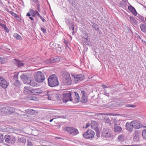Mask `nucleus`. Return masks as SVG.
I'll return each instance as SVG.
<instances>
[{
    "label": "nucleus",
    "instance_id": "51",
    "mask_svg": "<svg viewBox=\"0 0 146 146\" xmlns=\"http://www.w3.org/2000/svg\"><path fill=\"white\" fill-rule=\"evenodd\" d=\"M39 17L40 18V19L42 20L43 22H45L46 21L45 19L43 18L41 16H40Z\"/></svg>",
    "mask_w": 146,
    "mask_h": 146
},
{
    "label": "nucleus",
    "instance_id": "9",
    "mask_svg": "<svg viewBox=\"0 0 146 146\" xmlns=\"http://www.w3.org/2000/svg\"><path fill=\"white\" fill-rule=\"evenodd\" d=\"M5 142L13 144L15 143L16 139L15 137L8 135H5L4 137Z\"/></svg>",
    "mask_w": 146,
    "mask_h": 146
},
{
    "label": "nucleus",
    "instance_id": "55",
    "mask_svg": "<svg viewBox=\"0 0 146 146\" xmlns=\"http://www.w3.org/2000/svg\"><path fill=\"white\" fill-rule=\"evenodd\" d=\"M35 13H36V15H37L38 16V17H39L40 16H41L39 14V13L38 12V11H36L35 12Z\"/></svg>",
    "mask_w": 146,
    "mask_h": 146
},
{
    "label": "nucleus",
    "instance_id": "23",
    "mask_svg": "<svg viewBox=\"0 0 146 146\" xmlns=\"http://www.w3.org/2000/svg\"><path fill=\"white\" fill-rule=\"evenodd\" d=\"M50 61L52 63L58 62L59 61V57L58 56H55L50 58Z\"/></svg>",
    "mask_w": 146,
    "mask_h": 146
},
{
    "label": "nucleus",
    "instance_id": "28",
    "mask_svg": "<svg viewBox=\"0 0 146 146\" xmlns=\"http://www.w3.org/2000/svg\"><path fill=\"white\" fill-rule=\"evenodd\" d=\"M26 111L28 114L31 115H33L35 113V110L31 109H27Z\"/></svg>",
    "mask_w": 146,
    "mask_h": 146
},
{
    "label": "nucleus",
    "instance_id": "26",
    "mask_svg": "<svg viewBox=\"0 0 146 146\" xmlns=\"http://www.w3.org/2000/svg\"><path fill=\"white\" fill-rule=\"evenodd\" d=\"M140 132L139 130H135V133H134V135H135V138L137 139V137H138L140 135Z\"/></svg>",
    "mask_w": 146,
    "mask_h": 146
},
{
    "label": "nucleus",
    "instance_id": "34",
    "mask_svg": "<svg viewBox=\"0 0 146 146\" xmlns=\"http://www.w3.org/2000/svg\"><path fill=\"white\" fill-rule=\"evenodd\" d=\"M29 12L31 13V15L33 17H35L36 16L35 12L34 10L31 9H30Z\"/></svg>",
    "mask_w": 146,
    "mask_h": 146
},
{
    "label": "nucleus",
    "instance_id": "13",
    "mask_svg": "<svg viewBox=\"0 0 146 146\" xmlns=\"http://www.w3.org/2000/svg\"><path fill=\"white\" fill-rule=\"evenodd\" d=\"M0 85L3 88H6L8 86V84L6 80L0 76Z\"/></svg>",
    "mask_w": 146,
    "mask_h": 146
},
{
    "label": "nucleus",
    "instance_id": "41",
    "mask_svg": "<svg viewBox=\"0 0 146 146\" xmlns=\"http://www.w3.org/2000/svg\"><path fill=\"white\" fill-rule=\"evenodd\" d=\"M125 106L126 107L128 108H135L136 107L135 105L133 104H127L125 105Z\"/></svg>",
    "mask_w": 146,
    "mask_h": 146
},
{
    "label": "nucleus",
    "instance_id": "2",
    "mask_svg": "<svg viewBox=\"0 0 146 146\" xmlns=\"http://www.w3.org/2000/svg\"><path fill=\"white\" fill-rule=\"evenodd\" d=\"M59 84L58 78L56 75L53 74L49 76L48 84L50 86L52 87L58 86Z\"/></svg>",
    "mask_w": 146,
    "mask_h": 146
},
{
    "label": "nucleus",
    "instance_id": "54",
    "mask_svg": "<svg viewBox=\"0 0 146 146\" xmlns=\"http://www.w3.org/2000/svg\"><path fill=\"white\" fill-rule=\"evenodd\" d=\"M122 146H139V145H123Z\"/></svg>",
    "mask_w": 146,
    "mask_h": 146
},
{
    "label": "nucleus",
    "instance_id": "61",
    "mask_svg": "<svg viewBox=\"0 0 146 146\" xmlns=\"http://www.w3.org/2000/svg\"><path fill=\"white\" fill-rule=\"evenodd\" d=\"M37 4V8L38 10L39 11V7H40V4L39 3H38Z\"/></svg>",
    "mask_w": 146,
    "mask_h": 146
},
{
    "label": "nucleus",
    "instance_id": "25",
    "mask_svg": "<svg viewBox=\"0 0 146 146\" xmlns=\"http://www.w3.org/2000/svg\"><path fill=\"white\" fill-rule=\"evenodd\" d=\"M65 21L66 23L68 26L73 25L74 24V23L73 22L67 18H65Z\"/></svg>",
    "mask_w": 146,
    "mask_h": 146
},
{
    "label": "nucleus",
    "instance_id": "31",
    "mask_svg": "<svg viewBox=\"0 0 146 146\" xmlns=\"http://www.w3.org/2000/svg\"><path fill=\"white\" fill-rule=\"evenodd\" d=\"M80 102H82L84 103H86L87 102V99L86 98L85 96H82L80 100Z\"/></svg>",
    "mask_w": 146,
    "mask_h": 146
},
{
    "label": "nucleus",
    "instance_id": "5",
    "mask_svg": "<svg viewBox=\"0 0 146 146\" xmlns=\"http://www.w3.org/2000/svg\"><path fill=\"white\" fill-rule=\"evenodd\" d=\"M94 135V132L91 129H88L86 132L83 134L84 137L85 139H92Z\"/></svg>",
    "mask_w": 146,
    "mask_h": 146
},
{
    "label": "nucleus",
    "instance_id": "4",
    "mask_svg": "<svg viewBox=\"0 0 146 146\" xmlns=\"http://www.w3.org/2000/svg\"><path fill=\"white\" fill-rule=\"evenodd\" d=\"M64 129L68 133L73 136L76 135L79 133L77 129L72 127H65Z\"/></svg>",
    "mask_w": 146,
    "mask_h": 146
},
{
    "label": "nucleus",
    "instance_id": "12",
    "mask_svg": "<svg viewBox=\"0 0 146 146\" xmlns=\"http://www.w3.org/2000/svg\"><path fill=\"white\" fill-rule=\"evenodd\" d=\"M13 62L15 65L18 68H21L25 64L24 61H21L16 59H14L13 60Z\"/></svg>",
    "mask_w": 146,
    "mask_h": 146
},
{
    "label": "nucleus",
    "instance_id": "57",
    "mask_svg": "<svg viewBox=\"0 0 146 146\" xmlns=\"http://www.w3.org/2000/svg\"><path fill=\"white\" fill-rule=\"evenodd\" d=\"M83 35L85 36H88V34L86 32H84L83 33Z\"/></svg>",
    "mask_w": 146,
    "mask_h": 146
},
{
    "label": "nucleus",
    "instance_id": "39",
    "mask_svg": "<svg viewBox=\"0 0 146 146\" xmlns=\"http://www.w3.org/2000/svg\"><path fill=\"white\" fill-rule=\"evenodd\" d=\"M4 140L3 135L2 134L0 133V143H3Z\"/></svg>",
    "mask_w": 146,
    "mask_h": 146
},
{
    "label": "nucleus",
    "instance_id": "49",
    "mask_svg": "<svg viewBox=\"0 0 146 146\" xmlns=\"http://www.w3.org/2000/svg\"><path fill=\"white\" fill-rule=\"evenodd\" d=\"M47 98L48 100H51V98H52V96L51 95H50V94H47Z\"/></svg>",
    "mask_w": 146,
    "mask_h": 146
},
{
    "label": "nucleus",
    "instance_id": "17",
    "mask_svg": "<svg viewBox=\"0 0 146 146\" xmlns=\"http://www.w3.org/2000/svg\"><path fill=\"white\" fill-rule=\"evenodd\" d=\"M131 124H132L133 128L135 129H139L141 127V124L138 121H132Z\"/></svg>",
    "mask_w": 146,
    "mask_h": 146
},
{
    "label": "nucleus",
    "instance_id": "21",
    "mask_svg": "<svg viewBox=\"0 0 146 146\" xmlns=\"http://www.w3.org/2000/svg\"><path fill=\"white\" fill-rule=\"evenodd\" d=\"M91 126L92 129L96 130L97 129L98 130V125L97 122L95 121H93L91 123Z\"/></svg>",
    "mask_w": 146,
    "mask_h": 146
},
{
    "label": "nucleus",
    "instance_id": "60",
    "mask_svg": "<svg viewBox=\"0 0 146 146\" xmlns=\"http://www.w3.org/2000/svg\"><path fill=\"white\" fill-rule=\"evenodd\" d=\"M82 38H83L84 39H85L87 41H88V36H87V37L86 38H85L84 37V36H83L82 37Z\"/></svg>",
    "mask_w": 146,
    "mask_h": 146
},
{
    "label": "nucleus",
    "instance_id": "44",
    "mask_svg": "<svg viewBox=\"0 0 146 146\" xmlns=\"http://www.w3.org/2000/svg\"><path fill=\"white\" fill-rule=\"evenodd\" d=\"M5 107H3L0 108V111L6 113Z\"/></svg>",
    "mask_w": 146,
    "mask_h": 146
},
{
    "label": "nucleus",
    "instance_id": "1",
    "mask_svg": "<svg viewBox=\"0 0 146 146\" xmlns=\"http://www.w3.org/2000/svg\"><path fill=\"white\" fill-rule=\"evenodd\" d=\"M63 100L64 102H67L68 101H72L74 99V103H78L79 101L80 97L78 94L72 91H69L68 93H64L63 94Z\"/></svg>",
    "mask_w": 146,
    "mask_h": 146
},
{
    "label": "nucleus",
    "instance_id": "63",
    "mask_svg": "<svg viewBox=\"0 0 146 146\" xmlns=\"http://www.w3.org/2000/svg\"><path fill=\"white\" fill-rule=\"evenodd\" d=\"M102 87L104 89L107 88V86L106 85H104V84L102 85Z\"/></svg>",
    "mask_w": 146,
    "mask_h": 146
},
{
    "label": "nucleus",
    "instance_id": "42",
    "mask_svg": "<svg viewBox=\"0 0 146 146\" xmlns=\"http://www.w3.org/2000/svg\"><path fill=\"white\" fill-rule=\"evenodd\" d=\"M139 19L141 20L142 23H144L145 21L144 20V17L142 16H139Z\"/></svg>",
    "mask_w": 146,
    "mask_h": 146
},
{
    "label": "nucleus",
    "instance_id": "64",
    "mask_svg": "<svg viewBox=\"0 0 146 146\" xmlns=\"http://www.w3.org/2000/svg\"><path fill=\"white\" fill-rule=\"evenodd\" d=\"M29 18L31 21H33L34 20V19L33 17L30 16L29 17Z\"/></svg>",
    "mask_w": 146,
    "mask_h": 146
},
{
    "label": "nucleus",
    "instance_id": "29",
    "mask_svg": "<svg viewBox=\"0 0 146 146\" xmlns=\"http://www.w3.org/2000/svg\"><path fill=\"white\" fill-rule=\"evenodd\" d=\"M14 37L16 38V39H18L19 40H21L22 39L21 37L17 33H15L14 34Z\"/></svg>",
    "mask_w": 146,
    "mask_h": 146
},
{
    "label": "nucleus",
    "instance_id": "16",
    "mask_svg": "<svg viewBox=\"0 0 146 146\" xmlns=\"http://www.w3.org/2000/svg\"><path fill=\"white\" fill-rule=\"evenodd\" d=\"M31 94L34 95H38L41 94L42 92V91L41 89H35L32 88V91H31Z\"/></svg>",
    "mask_w": 146,
    "mask_h": 146
},
{
    "label": "nucleus",
    "instance_id": "30",
    "mask_svg": "<svg viewBox=\"0 0 146 146\" xmlns=\"http://www.w3.org/2000/svg\"><path fill=\"white\" fill-rule=\"evenodd\" d=\"M130 20L132 22V23L136 24H137V21L136 19L133 17H130Z\"/></svg>",
    "mask_w": 146,
    "mask_h": 146
},
{
    "label": "nucleus",
    "instance_id": "53",
    "mask_svg": "<svg viewBox=\"0 0 146 146\" xmlns=\"http://www.w3.org/2000/svg\"><path fill=\"white\" fill-rule=\"evenodd\" d=\"M81 93L82 95V96H85V95L86 94V93H85V92L83 91V90H82L81 91Z\"/></svg>",
    "mask_w": 146,
    "mask_h": 146
},
{
    "label": "nucleus",
    "instance_id": "15",
    "mask_svg": "<svg viewBox=\"0 0 146 146\" xmlns=\"http://www.w3.org/2000/svg\"><path fill=\"white\" fill-rule=\"evenodd\" d=\"M126 129L129 132H131L134 128L132 124H131V122L130 123L127 122L125 125Z\"/></svg>",
    "mask_w": 146,
    "mask_h": 146
},
{
    "label": "nucleus",
    "instance_id": "19",
    "mask_svg": "<svg viewBox=\"0 0 146 146\" xmlns=\"http://www.w3.org/2000/svg\"><path fill=\"white\" fill-rule=\"evenodd\" d=\"M32 88L30 86H25L24 88V92L25 93L31 94Z\"/></svg>",
    "mask_w": 146,
    "mask_h": 146
},
{
    "label": "nucleus",
    "instance_id": "36",
    "mask_svg": "<svg viewBox=\"0 0 146 146\" xmlns=\"http://www.w3.org/2000/svg\"><path fill=\"white\" fill-rule=\"evenodd\" d=\"M142 135L143 138L146 140V129H145L143 131Z\"/></svg>",
    "mask_w": 146,
    "mask_h": 146
},
{
    "label": "nucleus",
    "instance_id": "47",
    "mask_svg": "<svg viewBox=\"0 0 146 146\" xmlns=\"http://www.w3.org/2000/svg\"><path fill=\"white\" fill-rule=\"evenodd\" d=\"M40 29L44 33H46V30L43 27H41L40 28Z\"/></svg>",
    "mask_w": 146,
    "mask_h": 146
},
{
    "label": "nucleus",
    "instance_id": "58",
    "mask_svg": "<svg viewBox=\"0 0 146 146\" xmlns=\"http://www.w3.org/2000/svg\"><path fill=\"white\" fill-rule=\"evenodd\" d=\"M31 1H33L34 3H36L37 4H38V3H38V0H31Z\"/></svg>",
    "mask_w": 146,
    "mask_h": 146
},
{
    "label": "nucleus",
    "instance_id": "14",
    "mask_svg": "<svg viewBox=\"0 0 146 146\" xmlns=\"http://www.w3.org/2000/svg\"><path fill=\"white\" fill-rule=\"evenodd\" d=\"M74 82L75 83H78L80 81L84 80L85 77L84 75L82 74L76 75L74 78Z\"/></svg>",
    "mask_w": 146,
    "mask_h": 146
},
{
    "label": "nucleus",
    "instance_id": "18",
    "mask_svg": "<svg viewBox=\"0 0 146 146\" xmlns=\"http://www.w3.org/2000/svg\"><path fill=\"white\" fill-rule=\"evenodd\" d=\"M5 110H6V113L8 114H11L14 112L15 111V109L12 107H5Z\"/></svg>",
    "mask_w": 146,
    "mask_h": 146
},
{
    "label": "nucleus",
    "instance_id": "38",
    "mask_svg": "<svg viewBox=\"0 0 146 146\" xmlns=\"http://www.w3.org/2000/svg\"><path fill=\"white\" fill-rule=\"evenodd\" d=\"M56 44L54 42H50V46L51 47H53V48H57L56 47Z\"/></svg>",
    "mask_w": 146,
    "mask_h": 146
},
{
    "label": "nucleus",
    "instance_id": "20",
    "mask_svg": "<svg viewBox=\"0 0 146 146\" xmlns=\"http://www.w3.org/2000/svg\"><path fill=\"white\" fill-rule=\"evenodd\" d=\"M27 84H28L31 86H37V83L34 82V80L33 79H32L31 78L28 80L27 81V82L26 83Z\"/></svg>",
    "mask_w": 146,
    "mask_h": 146
},
{
    "label": "nucleus",
    "instance_id": "62",
    "mask_svg": "<svg viewBox=\"0 0 146 146\" xmlns=\"http://www.w3.org/2000/svg\"><path fill=\"white\" fill-rule=\"evenodd\" d=\"M45 61L47 63H52L50 61V60H45Z\"/></svg>",
    "mask_w": 146,
    "mask_h": 146
},
{
    "label": "nucleus",
    "instance_id": "22",
    "mask_svg": "<svg viewBox=\"0 0 146 146\" xmlns=\"http://www.w3.org/2000/svg\"><path fill=\"white\" fill-rule=\"evenodd\" d=\"M128 9L133 14L136 16L137 15V12L135 8L131 5L129 6L128 7Z\"/></svg>",
    "mask_w": 146,
    "mask_h": 146
},
{
    "label": "nucleus",
    "instance_id": "52",
    "mask_svg": "<svg viewBox=\"0 0 146 146\" xmlns=\"http://www.w3.org/2000/svg\"><path fill=\"white\" fill-rule=\"evenodd\" d=\"M4 30L7 33L9 32V29L7 28V27L4 29Z\"/></svg>",
    "mask_w": 146,
    "mask_h": 146
},
{
    "label": "nucleus",
    "instance_id": "35",
    "mask_svg": "<svg viewBox=\"0 0 146 146\" xmlns=\"http://www.w3.org/2000/svg\"><path fill=\"white\" fill-rule=\"evenodd\" d=\"M10 13L13 16H14L15 17L19 18V16L17 15V14L15 13L13 11H10Z\"/></svg>",
    "mask_w": 146,
    "mask_h": 146
},
{
    "label": "nucleus",
    "instance_id": "11",
    "mask_svg": "<svg viewBox=\"0 0 146 146\" xmlns=\"http://www.w3.org/2000/svg\"><path fill=\"white\" fill-rule=\"evenodd\" d=\"M22 80L25 84H26L27 81L30 78V74L28 73H23L20 76Z\"/></svg>",
    "mask_w": 146,
    "mask_h": 146
},
{
    "label": "nucleus",
    "instance_id": "24",
    "mask_svg": "<svg viewBox=\"0 0 146 146\" xmlns=\"http://www.w3.org/2000/svg\"><path fill=\"white\" fill-rule=\"evenodd\" d=\"M140 25L141 31L144 33H146V25L142 23Z\"/></svg>",
    "mask_w": 146,
    "mask_h": 146
},
{
    "label": "nucleus",
    "instance_id": "33",
    "mask_svg": "<svg viewBox=\"0 0 146 146\" xmlns=\"http://www.w3.org/2000/svg\"><path fill=\"white\" fill-rule=\"evenodd\" d=\"M6 61L5 60V58L3 57H0V64H3L5 63Z\"/></svg>",
    "mask_w": 146,
    "mask_h": 146
},
{
    "label": "nucleus",
    "instance_id": "50",
    "mask_svg": "<svg viewBox=\"0 0 146 146\" xmlns=\"http://www.w3.org/2000/svg\"><path fill=\"white\" fill-rule=\"evenodd\" d=\"M0 26L3 29H4L6 27V26L5 25L1 23H0Z\"/></svg>",
    "mask_w": 146,
    "mask_h": 146
},
{
    "label": "nucleus",
    "instance_id": "10",
    "mask_svg": "<svg viewBox=\"0 0 146 146\" xmlns=\"http://www.w3.org/2000/svg\"><path fill=\"white\" fill-rule=\"evenodd\" d=\"M72 80L69 74H66L63 77V83L64 84L67 85H69L71 84Z\"/></svg>",
    "mask_w": 146,
    "mask_h": 146
},
{
    "label": "nucleus",
    "instance_id": "8",
    "mask_svg": "<svg viewBox=\"0 0 146 146\" xmlns=\"http://www.w3.org/2000/svg\"><path fill=\"white\" fill-rule=\"evenodd\" d=\"M36 77H35L36 81L39 83L42 82L45 79V77L43 73L41 72L38 71L36 74Z\"/></svg>",
    "mask_w": 146,
    "mask_h": 146
},
{
    "label": "nucleus",
    "instance_id": "56",
    "mask_svg": "<svg viewBox=\"0 0 146 146\" xmlns=\"http://www.w3.org/2000/svg\"><path fill=\"white\" fill-rule=\"evenodd\" d=\"M31 13L30 12H29H29L27 13V14L26 15V16L29 17L30 16H31Z\"/></svg>",
    "mask_w": 146,
    "mask_h": 146
},
{
    "label": "nucleus",
    "instance_id": "7",
    "mask_svg": "<svg viewBox=\"0 0 146 146\" xmlns=\"http://www.w3.org/2000/svg\"><path fill=\"white\" fill-rule=\"evenodd\" d=\"M101 135L102 138H109L111 137V134L108 129L104 128L102 131Z\"/></svg>",
    "mask_w": 146,
    "mask_h": 146
},
{
    "label": "nucleus",
    "instance_id": "45",
    "mask_svg": "<svg viewBox=\"0 0 146 146\" xmlns=\"http://www.w3.org/2000/svg\"><path fill=\"white\" fill-rule=\"evenodd\" d=\"M27 146H33L32 143L31 141H27Z\"/></svg>",
    "mask_w": 146,
    "mask_h": 146
},
{
    "label": "nucleus",
    "instance_id": "32",
    "mask_svg": "<svg viewBox=\"0 0 146 146\" xmlns=\"http://www.w3.org/2000/svg\"><path fill=\"white\" fill-rule=\"evenodd\" d=\"M93 27L94 28L96 31H98L99 30V27L98 25L94 23L92 25Z\"/></svg>",
    "mask_w": 146,
    "mask_h": 146
},
{
    "label": "nucleus",
    "instance_id": "59",
    "mask_svg": "<svg viewBox=\"0 0 146 146\" xmlns=\"http://www.w3.org/2000/svg\"><path fill=\"white\" fill-rule=\"evenodd\" d=\"M86 127H85V128H87V127H89L90 125V123H87L86 124Z\"/></svg>",
    "mask_w": 146,
    "mask_h": 146
},
{
    "label": "nucleus",
    "instance_id": "40",
    "mask_svg": "<svg viewBox=\"0 0 146 146\" xmlns=\"http://www.w3.org/2000/svg\"><path fill=\"white\" fill-rule=\"evenodd\" d=\"M69 27V29H70V30H72V31H73V32H72V33L73 34V35L74 34V24L73 25H71L70 26H68Z\"/></svg>",
    "mask_w": 146,
    "mask_h": 146
},
{
    "label": "nucleus",
    "instance_id": "37",
    "mask_svg": "<svg viewBox=\"0 0 146 146\" xmlns=\"http://www.w3.org/2000/svg\"><path fill=\"white\" fill-rule=\"evenodd\" d=\"M124 136L122 135H120L118 137V139L120 141H123L124 140Z\"/></svg>",
    "mask_w": 146,
    "mask_h": 146
},
{
    "label": "nucleus",
    "instance_id": "27",
    "mask_svg": "<svg viewBox=\"0 0 146 146\" xmlns=\"http://www.w3.org/2000/svg\"><path fill=\"white\" fill-rule=\"evenodd\" d=\"M19 143H22L25 145L26 143V139L24 137H22L18 139V140Z\"/></svg>",
    "mask_w": 146,
    "mask_h": 146
},
{
    "label": "nucleus",
    "instance_id": "46",
    "mask_svg": "<svg viewBox=\"0 0 146 146\" xmlns=\"http://www.w3.org/2000/svg\"><path fill=\"white\" fill-rule=\"evenodd\" d=\"M106 122L110 125L111 124L110 120L109 118H108L106 119Z\"/></svg>",
    "mask_w": 146,
    "mask_h": 146
},
{
    "label": "nucleus",
    "instance_id": "6",
    "mask_svg": "<svg viewBox=\"0 0 146 146\" xmlns=\"http://www.w3.org/2000/svg\"><path fill=\"white\" fill-rule=\"evenodd\" d=\"M18 73L15 72L11 78V82H14V85L17 87L21 85L20 82L18 80Z\"/></svg>",
    "mask_w": 146,
    "mask_h": 146
},
{
    "label": "nucleus",
    "instance_id": "48",
    "mask_svg": "<svg viewBox=\"0 0 146 146\" xmlns=\"http://www.w3.org/2000/svg\"><path fill=\"white\" fill-rule=\"evenodd\" d=\"M63 41L64 42L65 44L66 45V46L68 48L69 47L68 45V42L67 40H65L64 39H63Z\"/></svg>",
    "mask_w": 146,
    "mask_h": 146
},
{
    "label": "nucleus",
    "instance_id": "43",
    "mask_svg": "<svg viewBox=\"0 0 146 146\" xmlns=\"http://www.w3.org/2000/svg\"><path fill=\"white\" fill-rule=\"evenodd\" d=\"M95 130L96 131V135L98 137H99L100 136V133L99 129H98V130H97V129H96Z\"/></svg>",
    "mask_w": 146,
    "mask_h": 146
},
{
    "label": "nucleus",
    "instance_id": "3",
    "mask_svg": "<svg viewBox=\"0 0 146 146\" xmlns=\"http://www.w3.org/2000/svg\"><path fill=\"white\" fill-rule=\"evenodd\" d=\"M114 122V131L116 133H119L122 130L121 125L124 124L122 121H116L115 119H113Z\"/></svg>",
    "mask_w": 146,
    "mask_h": 146
}]
</instances>
